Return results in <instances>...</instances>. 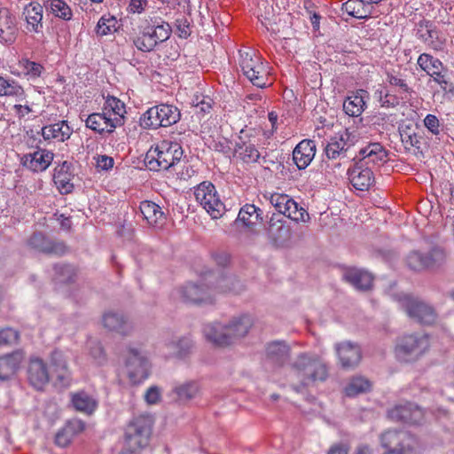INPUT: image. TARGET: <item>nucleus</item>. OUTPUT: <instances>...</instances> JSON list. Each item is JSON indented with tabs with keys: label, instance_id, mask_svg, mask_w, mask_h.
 <instances>
[{
	"label": "nucleus",
	"instance_id": "1",
	"mask_svg": "<svg viewBox=\"0 0 454 454\" xmlns=\"http://www.w3.org/2000/svg\"><path fill=\"white\" fill-rule=\"evenodd\" d=\"M253 318L242 315L232 318L228 324L218 322L207 324L203 328L206 340L217 347H227L244 338L253 325Z\"/></svg>",
	"mask_w": 454,
	"mask_h": 454
},
{
	"label": "nucleus",
	"instance_id": "2",
	"mask_svg": "<svg viewBox=\"0 0 454 454\" xmlns=\"http://www.w3.org/2000/svg\"><path fill=\"white\" fill-rule=\"evenodd\" d=\"M291 367L303 386H310L317 381L324 382L329 376L326 362L322 356L312 352L300 353L292 362Z\"/></svg>",
	"mask_w": 454,
	"mask_h": 454
},
{
	"label": "nucleus",
	"instance_id": "3",
	"mask_svg": "<svg viewBox=\"0 0 454 454\" xmlns=\"http://www.w3.org/2000/svg\"><path fill=\"white\" fill-rule=\"evenodd\" d=\"M183 153L178 143L164 140L156 147L149 149L145 162L150 170H168L181 160Z\"/></svg>",
	"mask_w": 454,
	"mask_h": 454
},
{
	"label": "nucleus",
	"instance_id": "4",
	"mask_svg": "<svg viewBox=\"0 0 454 454\" xmlns=\"http://www.w3.org/2000/svg\"><path fill=\"white\" fill-rule=\"evenodd\" d=\"M384 454H421L423 447L419 438L405 430L388 429L380 434Z\"/></svg>",
	"mask_w": 454,
	"mask_h": 454
},
{
	"label": "nucleus",
	"instance_id": "5",
	"mask_svg": "<svg viewBox=\"0 0 454 454\" xmlns=\"http://www.w3.org/2000/svg\"><path fill=\"white\" fill-rule=\"evenodd\" d=\"M154 419L150 414L135 416L125 428L127 450L137 452L149 443Z\"/></svg>",
	"mask_w": 454,
	"mask_h": 454
},
{
	"label": "nucleus",
	"instance_id": "6",
	"mask_svg": "<svg viewBox=\"0 0 454 454\" xmlns=\"http://www.w3.org/2000/svg\"><path fill=\"white\" fill-rule=\"evenodd\" d=\"M429 348L427 335L420 333L404 334L395 346L397 358L403 362H414L423 356Z\"/></svg>",
	"mask_w": 454,
	"mask_h": 454
},
{
	"label": "nucleus",
	"instance_id": "7",
	"mask_svg": "<svg viewBox=\"0 0 454 454\" xmlns=\"http://www.w3.org/2000/svg\"><path fill=\"white\" fill-rule=\"evenodd\" d=\"M181 118L180 110L168 104H160L150 107L140 118L145 129H158L176 124Z\"/></svg>",
	"mask_w": 454,
	"mask_h": 454
},
{
	"label": "nucleus",
	"instance_id": "8",
	"mask_svg": "<svg viewBox=\"0 0 454 454\" xmlns=\"http://www.w3.org/2000/svg\"><path fill=\"white\" fill-rule=\"evenodd\" d=\"M399 303L410 318L421 325H432L437 319L434 308L419 299L403 294Z\"/></svg>",
	"mask_w": 454,
	"mask_h": 454
},
{
	"label": "nucleus",
	"instance_id": "9",
	"mask_svg": "<svg viewBox=\"0 0 454 454\" xmlns=\"http://www.w3.org/2000/svg\"><path fill=\"white\" fill-rule=\"evenodd\" d=\"M194 196L196 200L210 215L213 219H218L224 214V204L220 200L215 187L212 183H200L195 188Z\"/></svg>",
	"mask_w": 454,
	"mask_h": 454
},
{
	"label": "nucleus",
	"instance_id": "10",
	"mask_svg": "<svg viewBox=\"0 0 454 454\" xmlns=\"http://www.w3.org/2000/svg\"><path fill=\"white\" fill-rule=\"evenodd\" d=\"M150 364L146 355L138 348H129L125 361L127 377L132 384H139L149 376Z\"/></svg>",
	"mask_w": 454,
	"mask_h": 454
},
{
	"label": "nucleus",
	"instance_id": "11",
	"mask_svg": "<svg viewBox=\"0 0 454 454\" xmlns=\"http://www.w3.org/2000/svg\"><path fill=\"white\" fill-rule=\"evenodd\" d=\"M271 206L279 213L291 220L306 223L309 215L305 208L300 207L296 201L285 193H273L269 197Z\"/></svg>",
	"mask_w": 454,
	"mask_h": 454
},
{
	"label": "nucleus",
	"instance_id": "12",
	"mask_svg": "<svg viewBox=\"0 0 454 454\" xmlns=\"http://www.w3.org/2000/svg\"><path fill=\"white\" fill-rule=\"evenodd\" d=\"M239 66L244 75L258 88H265L267 85V74L263 63L251 52L239 51Z\"/></svg>",
	"mask_w": 454,
	"mask_h": 454
},
{
	"label": "nucleus",
	"instance_id": "13",
	"mask_svg": "<svg viewBox=\"0 0 454 454\" xmlns=\"http://www.w3.org/2000/svg\"><path fill=\"white\" fill-rule=\"evenodd\" d=\"M387 417L393 421L410 425H422L426 420L424 410L413 403L395 405L387 411Z\"/></svg>",
	"mask_w": 454,
	"mask_h": 454
},
{
	"label": "nucleus",
	"instance_id": "14",
	"mask_svg": "<svg viewBox=\"0 0 454 454\" xmlns=\"http://www.w3.org/2000/svg\"><path fill=\"white\" fill-rule=\"evenodd\" d=\"M266 235L273 247H281L288 243L292 237V231L283 216L273 214L268 222Z\"/></svg>",
	"mask_w": 454,
	"mask_h": 454
},
{
	"label": "nucleus",
	"instance_id": "15",
	"mask_svg": "<svg viewBox=\"0 0 454 454\" xmlns=\"http://www.w3.org/2000/svg\"><path fill=\"white\" fill-rule=\"evenodd\" d=\"M416 36L434 51H442L444 48L446 39L431 20L422 19L417 23Z\"/></svg>",
	"mask_w": 454,
	"mask_h": 454
},
{
	"label": "nucleus",
	"instance_id": "16",
	"mask_svg": "<svg viewBox=\"0 0 454 454\" xmlns=\"http://www.w3.org/2000/svg\"><path fill=\"white\" fill-rule=\"evenodd\" d=\"M334 349L343 369L356 367L362 359V351L356 343L348 340L339 342L335 344Z\"/></svg>",
	"mask_w": 454,
	"mask_h": 454
},
{
	"label": "nucleus",
	"instance_id": "17",
	"mask_svg": "<svg viewBox=\"0 0 454 454\" xmlns=\"http://www.w3.org/2000/svg\"><path fill=\"white\" fill-rule=\"evenodd\" d=\"M86 127L102 134L104 132L112 133L121 126V118H111L107 112L93 113L88 116L85 121Z\"/></svg>",
	"mask_w": 454,
	"mask_h": 454
},
{
	"label": "nucleus",
	"instance_id": "18",
	"mask_svg": "<svg viewBox=\"0 0 454 454\" xmlns=\"http://www.w3.org/2000/svg\"><path fill=\"white\" fill-rule=\"evenodd\" d=\"M352 185L359 191H366L374 183V176L370 167L364 166L363 162H356L348 171Z\"/></svg>",
	"mask_w": 454,
	"mask_h": 454
},
{
	"label": "nucleus",
	"instance_id": "19",
	"mask_svg": "<svg viewBox=\"0 0 454 454\" xmlns=\"http://www.w3.org/2000/svg\"><path fill=\"white\" fill-rule=\"evenodd\" d=\"M290 353L291 348L284 340H275L266 345V360L274 366L282 367L289 360Z\"/></svg>",
	"mask_w": 454,
	"mask_h": 454
},
{
	"label": "nucleus",
	"instance_id": "20",
	"mask_svg": "<svg viewBox=\"0 0 454 454\" xmlns=\"http://www.w3.org/2000/svg\"><path fill=\"white\" fill-rule=\"evenodd\" d=\"M181 295L185 302L198 305L213 303V297L204 285L186 284L181 289Z\"/></svg>",
	"mask_w": 454,
	"mask_h": 454
},
{
	"label": "nucleus",
	"instance_id": "21",
	"mask_svg": "<svg viewBox=\"0 0 454 454\" xmlns=\"http://www.w3.org/2000/svg\"><path fill=\"white\" fill-rule=\"evenodd\" d=\"M27 378L29 383L38 390L43 389L49 382V372L42 359L37 357L30 359Z\"/></svg>",
	"mask_w": 454,
	"mask_h": 454
},
{
	"label": "nucleus",
	"instance_id": "22",
	"mask_svg": "<svg viewBox=\"0 0 454 454\" xmlns=\"http://www.w3.org/2000/svg\"><path fill=\"white\" fill-rule=\"evenodd\" d=\"M342 278L346 282L360 291L370 290L372 286V275L362 269L347 268L343 271Z\"/></svg>",
	"mask_w": 454,
	"mask_h": 454
},
{
	"label": "nucleus",
	"instance_id": "23",
	"mask_svg": "<svg viewBox=\"0 0 454 454\" xmlns=\"http://www.w3.org/2000/svg\"><path fill=\"white\" fill-rule=\"evenodd\" d=\"M104 327L109 331L128 335L133 330L131 322L121 312L109 311L103 316Z\"/></svg>",
	"mask_w": 454,
	"mask_h": 454
},
{
	"label": "nucleus",
	"instance_id": "24",
	"mask_svg": "<svg viewBox=\"0 0 454 454\" xmlns=\"http://www.w3.org/2000/svg\"><path fill=\"white\" fill-rule=\"evenodd\" d=\"M23 360L24 353L21 350L0 356V380L12 379L20 369Z\"/></svg>",
	"mask_w": 454,
	"mask_h": 454
},
{
	"label": "nucleus",
	"instance_id": "25",
	"mask_svg": "<svg viewBox=\"0 0 454 454\" xmlns=\"http://www.w3.org/2000/svg\"><path fill=\"white\" fill-rule=\"evenodd\" d=\"M316 154V144L313 140L301 141L293 151V160L299 169H305Z\"/></svg>",
	"mask_w": 454,
	"mask_h": 454
},
{
	"label": "nucleus",
	"instance_id": "26",
	"mask_svg": "<svg viewBox=\"0 0 454 454\" xmlns=\"http://www.w3.org/2000/svg\"><path fill=\"white\" fill-rule=\"evenodd\" d=\"M53 160V153L46 150H37L33 153L25 154L21 162L24 167L34 171L45 170Z\"/></svg>",
	"mask_w": 454,
	"mask_h": 454
},
{
	"label": "nucleus",
	"instance_id": "27",
	"mask_svg": "<svg viewBox=\"0 0 454 454\" xmlns=\"http://www.w3.org/2000/svg\"><path fill=\"white\" fill-rule=\"evenodd\" d=\"M28 245L40 252L61 255L66 253L67 247L62 242H53L43 233H34L28 239Z\"/></svg>",
	"mask_w": 454,
	"mask_h": 454
},
{
	"label": "nucleus",
	"instance_id": "28",
	"mask_svg": "<svg viewBox=\"0 0 454 454\" xmlns=\"http://www.w3.org/2000/svg\"><path fill=\"white\" fill-rule=\"evenodd\" d=\"M359 161L363 162L364 166L370 167V165H380L386 161L387 153L383 146L379 143H372L359 151Z\"/></svg>",
	"mask_w": 454,
	"mask_h": 454
},
{
	"label": "nucleus",
	"instance_id": "29",
	"mask_svg": "<svg viewBox=\"0 0 454 454\" xmlns=\"http://www.w3.org/2000/svg\"><path fill=\"white\" fill-rule=\"evenodd\" d=\"M72 407L78 412L91 415L98 408L97 399L85 391H77L70 394Z\"/></svg>",
	"mask_w": 454,
	"mask_h": 454
},
{
	"label": "nucleus",
	"instance_id": "30",
	"mask_svg": "<svg viewBox=\"0 0 454 454\" xmlns=\"http://www.w3.org/2000/svg\"><path fill=\"white\" fill-rule=\"evenodd\" d=\"M43 6L36 2L28 4L23 11V16L27 21V29L29 32H43Z\"/></svg>",
	"mask_w": 454,
	"mask_h": 454
},
{
	"label": "nucleus",
	"instance_id": "31",
	"mask_svg": "<svg viewBox=\"0 0 454 454\" xmlns=\"http://www.w3.org/2000/svg\"><path fill=\"white\" fill-rule=\"evenodd\" d=\"M139 208L149 225L153 227L163 225L166 217L159 205L153 201L145 200L141 202Z\"/></svg>",
	"mask_w": 454,
	"mask_h": 454
},
{
	"label": "nucleus",
	"instance_id": "32",
	"mask_svg": "<svg viewBox=\"0 0 454 454\" xmlns=\"http://www.w3.org/2000/svg\"><path fill=\"white\" fill-rule=\"evenodd\" d=\"M262 221V210L254 204L244 205L239 212L236 223H241L247 228H252Z\"/></svg>",
	"mask_w": 454,
	"mask_h": 454
},
{
	"label": "nucleus",
	"instance_id": "33",
	"mask_svg": "<svg viewBox=\"0 0 454 454\" xmlns=\"http://www.w3.org/2000/svg\"><path fill=\"white\" fill-rule=\"evenodd\" d=\"M71 134L72 129L66 121L47 125L42 129V136L44 140L57 139L64 142L70 137Z\"/></svg>",
	"mask_w": 454,
	"mask_h": 454
},
{
	"label": "nucleus",
	"instance_id": "34",
	"mask_svg": "<svg viewBox=\"0 0 454 454\" xmlns=\"http://www.w3.org/2000/svg\"><path fill=\"white\" fill-rule=\"evenodd\" d=\"M199 391L200 386L196 381H187L172 389V397L177 402L185 403L193 399Z\"/></svg>",
	"mask_w": 454,
	"mask_h": 454
},
{
	"label": "nucleus",
	"instance_id": "35",
	"mask_svg": "<svg viewBox=\"0 0 454 454\" xmlns=\"http://www.w3.org/2000/svg\"><path fill=\"white\" fill-rule=\"evenodd\" d=\"M51 365L56 373L58 380L63 383L69 382L70 375L67 368V363L61 351L55 350L51 356Z\"/></svg>",
	"mask_w": 454,
	"mask_h": 454
},
{
	"label": "nucleus",
	"instance_id": "36",
	"mask_svg": "<svg viewBox=\"0 0 454 454\" xmlns=\"http://www.w3.org/2000/svg\"><path fill=\"white\" fill-rule=\"evenodd\" d=\"M71 163L64 161L61 166L55 169L53 179L56 184L59 185L60 191L64 193L72 192L74 185L71 183L70 173Z\"/></svg>",
	"mask_w": 454,
	"mask_h": 454
},
{
	"label": "nucleus",
	"instance_id": "37",
	"mask_svg": "<svg viewBox=\"0 0 454 454\" xmlns=\"http://www.w3.org/2000/svg\"><path fill=\"white\" fill-rule=\"evenodd\" d=\"M215 289L221 293L238 294L244 290V285L234 275H223L218 278Z\"/></svg>",
	"mask_w": 454,
	"mask_h": 454
},
{
	"label": "nucleus",
	"instance_id": "38",
	"mask_svg": "<svg viewBox=\"0 0 454 454\" xmlns=\"http://www.w3.org/2000/svg\"><path fill=\"white\" fill-rule=\"evenodd\" d=\"M16 37V27L13 19L7 12L3 13L0 12V41L6 43H12Z\"/></svg>",
	"mask_w": 454,
	"mask_h": 454
},
{
	"label": "nucleus",
	"instance_id": "39",
	"mask_svg": "<svg viewBox=\"0 0 454 454\" xmlns=\"http://www.w3.org/2000/svg\"><path fill=\"white\" fill-rule=\"evenodd\" d=\"M325 153L330 160L349 157L345 143H343V138H340V136H334L330 138L325 148Z\"/></svg>",
	"mask_w": 454,
	"mask_h": 454
},
{
	"label": "nucleus",
	"instance_id": "40",
	"mask_svg": "<svg viewBox=\"0 0 454 454\" xmlns=\"http://www.w3.org/2000/svg\"><path fill=\"white\" fill-rule=\"evenodd\" d=\"M165 345L172 350V354L177 358L184 359L190 355L193 348L191 339L184 337L177 340L166 341Z\"/></svg>",
	"mask_w": 454,
	"mask_h": 454
},
{
	"label": "nucleus",
	"instance_id": "41",
	"mask_svg": "<svg viewBox=\"0 0 454 454\" xmlns=\"http://www.w3.org/2000/svg\"><path fill=\"white\" fill-rule=\"evenodd\" d=\"M365 102L363 96L356 93L348 97L343 102L344 112L352 117H358L364 110Z\"/></svg>",
	"mask_w": 454,
	"mask_h": 454
},
{
	"label": "nucleus",
	"instance_id": "42",
	"mask_svg": "<svg viewBox=\"0 0 454 454\" xmlns=\"http://www.w3.org/2000/svg\"><path fill=\"white\" fill-rule=\"evenodd\" d=\"M236 153L246 163H254L260 158V153L254 145L243 142L237 144L235 148Z\"/></svg>",
	"mask_w": 454,
	"mask_h": 454
},
{
	"label": "nucleus",
	"instance_id": "43",
	"mask_svg": "<svg viewBox=\"0 0 454 454\" xmlns=\"http://www.w3.org/2000/svg\"><path fill=\"white\" fill-rule=\"evenodd\" d=\"M341 10L356 19H365L371 14V10L361 0H348L342 4Z\"/></svg>",
	"mask_w": 454,
	"mask_h": 454
},
{
	"label": "nucleus",
	"instance_id": "44",
	"mask_svg": "<svg viewBox=\"0 0 454 454\" xmlns=\"http://www.w3.org/2000/svg\"><path fill=\"white\" fill-rule=\"evenodd\" d=\"M418 65L430 76H434L442 68V63L427 53L419 55Z\"/></svg>",
	"mask_w": 454,
	"mask_h": 454
},
{
	"label": "nucleus",
	"instance_id": "45",
	"mask_svg": "<svg viewBox=\"0 0 454 454\" xmlns=\"http://www.w3.org/2000/svg\"><path fill=\"white\" fill-rule=\"evenodd\" d=\"M103 112H107L111 118H121V126L124 123L125 106L115 97H108L106 100Z\"/></svg>",
	"mask_w": 454,
	"mask_h": 454
},
{
	"label": "nucleus",
	"instance_id": "46",
	"mask_svg": "<svg viewBox=\"0 0 454 454\" xmlns=\"http://www.w3.org/2000/svg\"><path fill=\"white\" fill-rule=\"evenodd\" d=\"M371 388V382L363 377H354L350 380L345 387V393L348 396H355L359 394L366 393Z\"/></svg>",
	"mask_w": 454,
	"mask_h": 454
},
{
	"label": "nucleus",
	"instance_id": "47",
	"mask_svg": "<svg viewBox=\"0 0 454 454\" xmlns=\"http://www.w3.org/2000/svg\"><path fill=\"white\" fill-rule=\"evenodd\" d=\"M56 279L60 283H73L77 276L76 269L70 264H57L54 267Z\"/></svg>",
	"mask_w": 454,
	"mask_h": 454
},
{
	"label": "nucleus",
	"instance_id": "48",
	"mask_svg": "<svg viewBox=\"0 0 454 454\" xmlns=\"http://www.w3.org/2000/svg\"><path fill=\"white\" fill-rule=\"evenodd\" d=\"M406 265L410 270L414 271L428 270L426 254L420 253L419 251L411 252L406 257Z\"/></svg>",
	"mask_w": 454,
	"mask_h": 454
},
{
	"label": "nucleus",
	"instance_id": "49",
	"mask_svg": "<svg viewBox=\"0 0 454 454\" xmlns=\"http://www.w3.org/2000/svg\"><path fill=\"white\" fill-rule=\"evenodd\" d=\"M49 7L52 14L59 19L64 20L72 19V10L63 0H49Z\"/></svg>",
	"mask_w": 454,
	"mask_h": 454
},
{
	"label": "nucleus",
	"instance_id": "50",
	"mask_svg": "<svg viewBox=\"0 0 454 454\" xmlns=\"http://www.w3.org/2000/svg\"><path fill=\"white\" fill-rule=\"evenodd\" d=\"M446 252L441 247H433L429 252L426 253L427 264L428 270L436 269L443 265L446 262Z\"/></svg>",
	"mask_w": 454,
	"mask_h": 454
},
{
	"label": "nucleus",
	"instance_id": "51",
	"mask_svg": "<svg viewBox=\"0 0 454 454\" xmlns=\"http://www.w3.org/2000/svg\"><path fill=\"white\" fill-rule=\"evenodd\" d=\"M135 46L143 52H149L153 51L158 44L150 30L145 27L142 35L134 39Z\"/></svg>",
	"mask_w": 454,
	"mask_h": 454
},
{
	"label": "nucleus",
	"instance_id": "52",
	"mask_svg": "<svg viewBox=\"0 0 454 454\" xmlns=\"http://www.w3.org/2000/svg\"><path fill=\"white\" fill-rule=\"evenodd\" d=\"M20 340V333L11 327L0 329V346L17 344Z\"/></svg>",
	"mask_w": 454,
	"mask_h": 454
},
{
	"label": "nucleus",
	"instance_id": "53",
	"mask_svg": "<svg viewBox=\"0 0 454 454\" xmlns=\"http://www.w3.org/2000/svg\"><path fill=\"white\" fill-rule=\"evenodd\" d=\"M147 28L150 30V33L153 35L157 43L166 41L170 35L171 28L168 23L147 27Z\"/></svg>",
	"mask_w": 454,
	"mask_h": 454
},
{
	"label": "nucleus",
	"instance_id": "54",
	"mask_svg": "<svg viewBox=\"0 0 454 454\" xmlns=\"http://www.w3.org/2000/svg\"><path fill=\"white\" fill-rule=\"evenodd\" d=\"M115 23L116 20L114 17L107 19L105 17H101L96 27L97 35H106L110 34L113 30H115Z\"/></svg>",
	"mask_w": 454,
	"mask_h": 454
},
{
	"label": "nucleus",
	"instance_id": "55",
	"mask_svg": "<svg viewBox=\"0 0 454 454\" xmlns=\"http://www.w3.org/2000/svg\"><path fill=\"white\" fill-rule=\"evenodd\" d=\"M176 32L181 38H187L191 33V23L184 16L177 18L175 21Z\"/></svg>",
	"mask_w": 454,
	"mask_h": 454
},
{
	"label": "nucleus",
	"instance_id": "56",
	"mask_svg": "<svg viewBox=\"0 0 454 454\" xmlns=\"http://www.w3.org/2000/svg\"><path fill=\"white\" fill-rule=\"evenodd\" d=\"M424 126L434 136H439L442 132L439 119L434 115L428 114L424 119Z\"/></svg>",
	"mask_w": 454,
	"mask_h": 454
},
{
	"label": "nucleus",
	"instance_id": "57",
	"mask_svg": "<svg viewBox=\"0 0 454 454\" xmlns=\"http://www.w3.org/2000/svg\"><path fill=\"white\" fill-rule=\"evenodd\" d=\"M3 96H14L22 98L24 96V90L15 81L6 79Z\"/></svg>",
	"mask_w": 454,
	"mask_h": 454
},
{
	"label": "nucleus",
	"instance_id": "58",
	"mask_svg": "<svg viewBox=\"0 0 454 454\" xmlns=\"http://www.w3.org/2000/svg\"><path fill=\"white\" fill-rule=\"evenodd\" d=\"M90 354L91 357L98 363V364H102L106 362V353L102 345L98 341H90Z\"/></svg>",
	"mask_w": 454,
	"mask_h": 454
},
{
	"label": "nucleus",
	"instance_id": "59",
	"mask_svg": "<svg viewBox=\"0 0 454 454\" xmlns=\"http://www.w3.org/2000/svg\"><path fill=\"white\" fill-rule=\"evenodd\" d=\"M339 136L340 138H343V143H345V147H347L348 153L359 140V134L356 130H350L349 129H347Z\"/></svg>",
	"mask_w": 454,
	"mask_h": 454
},
{
	"label": "nucleus",
	"instance_id": "60",
	"mask_svg": "<svg viewBox=\"0 0 454 454\" xmlns=\"http://www.w3.org/2000/svg\"><path fill=\"white\" fill-rule=\"evenodd\" d=\"M73 436L74 434H72L70 427H65L62 430L57 433L55 442L60 447H66L71 442Z\"/></svg>",
	"mask_w": 454,
	"mask_h": 454
},
{
	"label": "nucleus",
	"instance_id": "61",
	"mask_svg": "<svg viewBox=\"0 0 454 454\" xmlns=\"http://www.w3.org/2000/svg\"><path fill=\"white\" fill-rule=\"evenodd\" d=\"M432 77L444 92L454 93V84L445 76V74H442L441 71Z\"/></svg>",
	"mask_w": 454,
	"mask_h": 454
},
{
	"label": "nucleus",
	"instance_id": "62",
	"mask_svg": "<svg viewBox=\"0 0 454 454\" xmlns=\"http://www.w3.org/2000/svg\"><path fill=\"white\" fill-rule=\"evenodd\" d=\"M387 82L393 85L399 87L403 92L411 93L412 90L408 86L404 79L395 74H387Z\"/></svg>",
	"mask_w": 454,
	"mask_h": 454
},
{
	"label": "nucleus",
	"instance_id": "63",
	"mask_svg": "<svg viewBox=\"0 0 454 454\" xmlns=\"http://www.w3.org/2000/svg\"><path fill=\"white\" fill-rule=\"evenodd\" d=\"M402 143L406 150L415 148L419 151L421 145V137L415 131L411 135H409L408 138L403 139Z\"/></svg>",
	"mask_w": 454,
	"mask_h": 454
},
{
	"label": "nucleus",
	"instance_id": "64",
	"mask_svg": "<svg viewBox=\"0 0 454 454\" xmlns=\"http://www.w3.org/2000/svg\"><path fill=\"white\" fill-rule=\"evenodd\" d=\"M160 391L156 386H153L147 389L145 395V399L149 404H155L160 401Z\"/></svg>",
	"mask_w": 454,
	"mask_h": 454
}]
</instances>
